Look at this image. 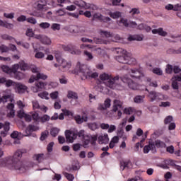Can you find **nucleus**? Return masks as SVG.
Returning a JSON list of instances; mask_svg holds the SVG:
<instances>
[{
  "mask_svg": "<svg viewBox=\"0 0 181 181\" xmlns=\"http://www.w3.org/2000/svg\"><path fill=\"white\" fill-rule=\"evenodd\" d=\"M23 155L22 150H17L13 156H8L0 160V166L6 168L9 170H18L20 173L25 172L26 168L23 165V163L21 161Z\"/></svg>",
  "mask_w": 181,
  "mask_h": 181,
  "instance_id": "f257e3e1",
  "label": "nucleus"
},
{
  "mask_svg": "<svg viewBox=\"0 0 181 181\" xmlns=\"http://www.w3.org/2000/svg\"><path fill=\"white\" fill-rule=\"evenodd\" d=\"M74 74L80 76L81 80H87V78H97L98 73L93 72L88 66L84 64L78 62L74 69Z\"/></svg>",
  "mask_w": 181,
  "mask_h": 181,
  "instance_id": "f03ea898",
  "label": "nucleus"
},
{
  "mask_svg": "<svg viewBox=\"0 0 181 181\" xmlns=\"http://www.w3.org/2000/svg\"><path fill=\"white\" fill-rule=\"evenodd\" d=\"M99 77L102 81H104L106 87H109V88H111L112 90H125V87L118 83L119 81V76L118 75L112 77L111 74L103 73L100 74Z\"/></svg>",
  "mask_w": 181,
  "mask_h": 181,
  "instance_id": "7ed1b4c3",
  "label": "nucleus"
},
{
  "mask_svg": "<svg viewBox=\"0 0 181 181\" xmlns=\"http://www.w3.org/2000/svg\"><path fill=\"white\" fill-rule=\"evenodd\" d=\"M129 73L132 78H136V80H139V81L141 82L145 81L146 85L149 86V87H158V82L156 81H151V78L146 77L144 73V71H142L141 69H130Z\"/></svg>",
  "mask_w": 181,
  "mask_h": 181,
  "instance_id": "20e7f679",
  "label": "nucleus"
},
{
  "mask_svg": "<svg viewBox=\"0 0 181 181\" xmlns=\"http://www.w3.org/2000/svg\"><path fill=\"white\" fill-rule=\"evenodd\" d=\"M73 4L80 9H84L85 11L88 9L90 11H98V9H100L97 5L86 2L84 0H75Z\"/></svg>",
  "mask_w": 181,
  "mask_h": 181,
  "instance_id": "39448f33",
  "label": "nucleus"
},
{
  "mask_svg": "<svg viewBox=\"0 0 181 181\" xmlns=\"http://www.w3.org/2000/svg\"><path fill=\"white\" fill-rule=\"evenodd\" d=\"M116 60L122 64H135L136 63V59L132 57L131 54H128V52L125 54L116 57Z\"/></svg>",
  "mask_w": 181,
  "mask_h": 181,
  "instance_id": "423d86ee",
  "label": "nucleus"
},
{
  "mask_svg": "<svg viewBox=\"0 0 181 181\" xmlns=\"http://www.w3.org/2000/svg\"><path fill=\"white\" fill-rule=\"evenodd\" d=\"M141 90H145V91H148V98L151 103H153V101H161L162 100H168V98L165 97L164 95H162V93L155 91H149L147 88H144V89Z\"/></svg>",
  "mask_w": 181,
  "mask_h": 181,
  "instance_id": "0eeeda50",
  "label": "nucleus"
},
{
  "mask_svg": "<svg viewBox=\"0 0 181 181\" xmlns=\"http://www.w3.org/2000/svg\"><path fill=\"white\" fill-rule=\"evenodd\" d=\"M120 79L123 83L127 84L129 88H130L131 90H141V88H139V85L134 82V81H132V79H131V78H129L128 75L121 76Z\"/></svg>",
  "mask_w": 181,
  "mask_h": 181,
  "instance_id": "6e6552de",
  "label": "nucleus"
},
{
  "mask_svg": "<svg viewBox=\"0 0 181 181\" xmlns=\"http://www.w3.org/2000/svg\"><path fill=\"white\" fill-rule=\"evenodd\" d=\"M19 69L22 71H26V70H29V65H28L25 61H21L18 64H16L11 66V74L13 73V74H16Z\"/></svg>",
  "mask_w": 181,
  "mask_h": 181,
  "instance_id": "1a4fd4ad",
  "label": "nucleus"
},
{
  "mask_svg": "<svg viewBox=\"0 0 181 181\" xmlns=\"http://www.w3.org/2000/svg\"><path fill=\"white\" fill-rule=\"evenodd\" d=\"M56 60L63 69V71H67L71 68V62L66 61L64 59L62 58V57L56 55Z\"/></svg>",
  "mask_w": 181,
  "mask_h": 181,
  "instance_id": "9d476101",
  "label": "nucleus"
},
{
  "mask_svg": "<svg viewBox=\"0 0 181 181\" xmlns=\"http://www.w3.org/2000/svg\"><path fill=\"white\" fill-rule=\"evenodd\" d=\"M65 136L66 139V142L69 144H73L75 139H77V132L73 130H66L65 132Z\"/></svg>",
  "mask_w": 181,
  "mask_h": 181,
  "instance_id": "9b49d317",
  "label": "nucleus"
},
{
  "mask_svg": "<svg viewBox=\"0 0 181 181\" xmlns=\"http://www.w3.org/2000/svg\"><path fill=\"white\" fill-rule=\"evenodd\" d=\"M111 107V99L107 98L103 103H99L98 105V110L100 111V112H104L107 111L108 108Z\"/></svg>",
  "mask_w": 181,
  "mask_h": 181,
  "instance_id": "f8f14e48",
  "label": "nucleus"
},
{
  "mask_svg": "<svg viewBox=\"0 0 181 181\" xmlns=\"http://www.w3.org/2000/svg\"><path fill=\"white\" fill-rule=\"evenodd\" d=\"M35 86L31 87L32 91L33 93H38V91H42V90H45L46 89V86H47V83L46 82H35Z\"/></svg>",
  "mask_w": 181,
  "mask_h": 181,
  "instance_id": "ddd939ff",
  "label": "nucleus"
},
{
  "mask_svg": "<svg viewBox=\"0 0 181 181\" xmlns=\"http://www.w3.org/2000/svg\"><path fill=\"white\" fill-rule=\"evenodd\" d=\"M47 79V75H45L43 73L38 72L36 75H33L30 80L29 83H34L35 81H37V80H46Z\"/></svg>",
  "mask_w": 181,
  "mask_h": 181,
  "instance_id": "4468645a",
  "label": "nucleus"
},
{
  "mask_svg": "<svg viewBox=\"0 0 181 181\" xmlns=\"http://www.w3.org/2000/svg\"><path fill=\"white\" fill-rule=\"evenodd\" d=\"M67 98L71 100V104L72 105H76L77 104V100H78V95L74 91L69 90L67 93Z\"/></svg>",
  "mask_w": 181,
  "mask_h": 181,
  "instance_id": "2eb2a0df",
  "label": "nucleus"
},
{
  "mask_svg": "<svg viewBox=\"0 0 181 181\" xmlns=\"http://www.w3.org/2000/svg\"><path fill=\"white\" fill-rule=\"evenodd\" d=\"M149 151H151L153 153H155V152H156V147L155 146V144L152 140L149 141L148 145L144 146V153H149Z\"/></svg>",
  "mask_w": 181,
  "mask_h": 181,
  "instance_id": "dca6fc26",
  "label": "nucleus"
},
{
  "mask_svg": "<svg viewBox=\"0 0 181 181\" xmlns=\"http://www.w3.org/2000/svg\"><path fill=\"white\" fill-rule=\"evenodd\" d=\"M39 131V126L35 124H30L25 129V134L24 136H30L32 132Z\"/></svg>",
  "mask_w": 181,
  "mask_h": 181,
  "instance_id": "f3484780",
  "label": "nucleus"
},
{
  "mask_svg": "<svg viewBox=\"0 0 181 181\" xmlns=\"http://www.w3.org/2000/svg\"><path fill=\"white\" fill-rule=\"evenodd\" d=\"M14 89L18 94H23V93H26L28 87L22 83H16L15 84Z\"/></svg>",
  "mask_w": 181,
  "mask_h": 181,
  "instance_id": "a211bd4d",
  "label": "nucleus"
},
{
  "mask_svg": "<svg viewBox=\"0 0 181 181\" xmlns=\"http://www.w3.org/2000/svg\"><path fill=\"white\" fill-rule=\"evenodd\" d=\"M35 9L37 11H42L47 6V1L46 0H39L35 3Z\"/></svg>",
  "mask_w": 181,
  "mask_h": 181,
  "instance_id": "6ab92c4d",
  "label": "nucleus"
},
{
  "mask_svg": "<svg viewBox=\"0 0 181 181\" xmlns=\"http://www.w3.org/2000/svg\"><path fill=\"white\" fill-rule=\"evenodd\" d=\"M7 117L8 118H13L15 117V105L13 103H9L7 105Z\"/></svg>",
  "mask_w": 181,
  "mask_h": 181,
  "instance_id": "aec40b11",
  "label": "nucleus"
},
{
  "mask_svg": "<svg viewBox=\"0 0 181 181\" xmlns=\"http://www.w3.org/2000/svg\"><path fill=\"white\" fill-rule=\"evenodd\" d=\"M98 141L100 145H107L110 142L107 134H101L98 137Z\"/></svg>",
  "mask_w": 181,
  "mask_h": 181,
  "instance_id": "412c9836",
  "label": "nucleus"
},
{
  "mask_svg": "<svg viewBox=\"0 0 181 181\" xmlns=\"http://www.w3.org/2000/svg\"><path fill=\"white\" fill-rule=\"evenodd\" d=\"M62 47L65 52H69V53H71V54H80V53H81L80 50H73V49H74V45H72L71 44L68 45H63Z\"/></svg>",
  "mask_w": 181,
  "mask_h": 181,
  "instance_id": "4be33fe9",
  "label": "nucleus"
},
{
  "mask_svg": "<svg viewBox=\"0 0 181 181\" xmlns=\"http://www.w3.org/2000/svg\"><path fill=\"white\" fill-rule=\"evenodd\" d=\"M122 101H121L119 99H115L113 101V109L112 111L114 112H117V111H118V110H121V108H122Z\"/></svg>",
  "mask_w": 181,
  "mask_h": 181,
  "instance_id": "5701e85b",
  "label": "nucleus"
},
{
  "mask_svg": "<svg viewBox=\"0 0 181 181\" xmlns=\"http://www.w3.org/2000/svg\"><path fill=\"white\" fill-rule=\"evenodd\" d=\"M93 19H97L98 21H103V22H111V18L110 17H104L100 13H95L93 14Z\"/></svg>",
  "mask_w": 181,
  "mask_h": 181,
  "instance_id": "b1692460",
  "label": "nucleus"
},
{
  "mask_svg": "<svg viewBox=\"0 0 181 181\" xmlns=\"http://www.w3.org/2000/svg\"><path fill=\"white\" fill-rule=\"evenodd\" d=\"M74 119H75L76 124H83V122H87L88 120V117L87 116H82L80 115H76L74 117Z\"/></svg>",
  "mask_w": 181,
  "mask_h": 181,
  "instance_id": "393cba45",
  "label": "nucleus"
},
{
  "mask_svg": "<svg viewBox=\"0 0 181 181\" xmlns=\"http://www.w3.org/2000/svg\"><path fill=\"white\" fill-rule=\"evenodd\" d=\"M99 35H100L102 37H106L107 39H108V37H114L112 33L103 30H99Z\"/></svg>",
  "mask_w": 181,
  "mask_h": 181,
  "instance_id": "a878e982",
  "label": "nucleus"
},
{
  "mask_svg": "<svg viewBox=\"0 0 181 181\" xmlns=\"http://www.w3.org/2000/svg\"><path fill=\"white\" fill-rule=\"evenodd\" d=\"M152 33L153 35H159L160 36H166L168 35V33H166V31H164L163 28H162L152 30Z\"/></svg>",
  "mask_w": 181,
  "mask_h": 181,
  "instance_id": "bb28decb",
  "label": "nucleus"
},
{
  "mask_svg": "<svg viewBox=\"0 0 181 181\" xmlns=\"http://www.w3.org/2000/svg\"><path fill=\"white\" fill-rule=\"evenodd\" d=\"M8 101H10V103H12V101H13V97H12L11 95H6L2 98H0V104L2 103H8Z\"/></svg>",
  "mask_w": 181,
  "mask_h": 181,
  "instance_id": "cd10ccee",
  "label": "nucleus"
},
{
  "mask_svg": "<svg viewBox=\"0 0 181 181\" xmlns=\"http://www.w3.org/2000/svg\"><path fill=\"white\" fill-rule=\"evenodd\" d=\"M119 26H124V28H129V22L128 19L126 18H121L119 21L117 22Z\"/></svg>",
  "mask_w": 181,
  "mask_h": 181,
  "instance_id": "c85d7f7f",
  "label": "nucleus"
},
{
  "mask_svg": "<svg viewBox=\"0 0 181 181\" xmlns=\"http://www.w3.org/2000/svg\"><path fill=\"white\" fill-rule=\"evenodd\" d=\"M132 167V164L129 161H122L120 163V168L122 170H124V169H131Z\"/></svg>",
  "mask_w": 181,
  "mask_h": 181,
  "instance_id": "c756f323",
  "label": "nucleus"
},
{
  "mask_svg": "<svg viewBox=\"0 0 181 181\" xmlns=\"http://www.w3.org/2000/svg\"><path fill=\"white\" fill-rule=\"evenodd\" d=\"M34 159L35 160H37V162H39V163L43 162L45 159H47V157L45 156V154L41 153V154H36L34 156Z\"/></svg>",
  "mask_w": 181,
  "mask_h": 181,
  "instance_id": "7c9ffc66",
  "label": "nucleus"
},
{
  "mask_svg": "<svg viewBox=\"0 0 181 181\" xmlns=\"http://www.w3.org/2000/svg\"><path fill=\"white\" fill-rule=\"evenodd\" d=\"M118 142H119V137L118 136H113L109 144L110 149H112V148H114L115 144H118Z\"/></svg>",
  "mask_w": 181,
  "mask_h": 181,
  "instance_id": "2f4dec72",
  "label": "nucleus"
},
{
  "mask_svg": "<svg viewBox=\"0 0 181 181\" xmlns=\"http://www.w3.org/2000/svg\"><path fill=\"white\" fill-rule=\"evenodd\" d=\"M108 15H110V18L112 19H118L119 18H121L122 13L119 11L109 12Z\"/></svg>",
  "mask_w": 181,
  "mask_h": 181,
  "instance_id": "473e14b6",
  "label": "nucleus"
},
{
  "mask_svg": "<svg viewBox=\"0 0 181 181\" xmlns=\"http://www.w3.org/2000/svg\"><path fill=\"white\" fill-rule=\"evenodd\" d=\"M94 42L96 45H109L110 40H103L101 38H94Z\"/></svg>",
  "mask_w": 181,
  "mask_h": 181,
  "instance_id": "72a5a7b5",
  "label": "nucleus"
},
{
  "mask_svg": "<svg viewBox=\"0 0 181 181\" xmlns=\"http://www.w3.org/2000/svg\"><path fill=\"white\" fill-rule=\"evenodd\" d=\"M128 40L130 42L132 40H137L138 42H141V40H144V37L139 35H129L128 37Z\"/></svg>",
  "mask_w": 181,
  "mask_h": 181,
  "instance_id": "f704fd0d",
  "label": "nucleus"
},
{
  "mask_svg": "<svg viewBox=\"0 0 181 181\" xmlns=\"http://www.w3.org/2000/svg\"><path fill=\"white\" fill-rule=\"evenodd\" d=\"M11 138H13L14 139H21V138H23L25 136V134H22V133H19L18 131H14L11 134Z\"/></svg>",
  "mask_w": 181,
  "mask_h": 181,
  "instance_id": "c9c22d12",
  "label": "nucleus"
},
{
  "mask_svg": "<svg viewBox=\"0 0 181 181\" xmlns=\"http://www.w3.org/2000/svg\"><path fill=\"white\" fill-rule=\"evenodd\" d=\"M40 42H42L43 45H51L52 40L49 37L47 36H42L40 38Z\"/></svg>",
  "mask_w": 181,
  "mask_h": 181,
  "instance_id": "e433bc0d",
  "label": "nucleus"
},
{
  "mask_svg": "<svg viewBox=\"0 0 181 181\" xmlns=\"http://www.w3.org/2000/svg\"><path fill=\"white\" fill-rule=\"evenodd\" d=\"M59 132H60V129L57 127L52 128L50 130V134L54 137L57 136V135H59Z\"/></svg>",
  "mask_w": 181,
  "mask_h": 181,
  "instance_id": "4c0bfd02",
  "label": "nucleus"
},
{
  "mask_svg": "<svg viewBox=\"0 0 181 181\" xmlns=\"http://www.w3.org/2000/svg\"><path fill=\"white\" fill-rule=\"evenodd\" d=\"M154 146H157V148H165L166 147V144L160 140H156L154 142Z\"/></svg>",
  "mask_w": 181,
  "mask_h": 181,
  "instance_id": "58836bf2",
  "label": "nucleus"
},
{
  "mask_svg": "<svg viewBox=\"0 0 181 181\" xmlns=\"http://www.w3.org/2000/svg\"><path fill=\"white\" fill-rule=\"evenodd\" d=\"M48 137H49V131L45 130L41 133L40 139L41 141H45V139H47Z\"/></svg>",
  "mask_w": 181,
  "mask_h": 181,
  "instance_id": "ea45409f",
  "label": "nucleus"
},
{
  "mask_svg": "<svg viewBox=\"0 0 181 181\" xmlns=\"http://www.w3.org/2000/svg\"><path fill=\"white\" fill-rule=\"evenodd\" d=\"M88 127L91 131H95L98 129V124L96 122L88 123Z\"/></svg>",
  "mask_w": 181,
  "mask_h": 181,
  "instance_id": "a19ab883",
  "label": "nucleus"
},
{
  "mask_svg": "<svg viewBox=\"0 0 181 181\" xmlns=\"http://www.w3.org/2000/svg\"><path fill=\"white\" fill-rule=\"evenodd\" d=\"M144 98H145L144 95H137L134 98V100L136 104H141V103H144Z\"/></svg>",
  "mask_w": 181,
  "mask_h": 181,
  "instance_id": "79ce46f5",
  "label": "nucleus"
},
{
  "mask_svg": "<svg viewBox=\"0 0 181 181\" xmlns=\"http://www.w3.org/2000/svg\"><path fill=\"white\" fill-rule=\"evenodd\" d=\"M115 52L117 53V54H122V56L128 53L127 52V50L119 47L115 48Z\"/></svg>",
  "mask_w": 181,
  "mask_h": 181,
  "instance_id": "37998d69",
  "label": "nucleus"
},
{
  "mask_svg": "<svg viewBox=\"0 0 181 181\" xmlns=\"http://www.w3.org/2000/svg\"><path fill=\"white\" fill-rule=\"evenodd\" d=\"M34 52H36L35 54V59H43L45 57V53L37 51V49H34Z\"/></svg>",
  "mask_w": 181,
  "mask_h": 181,
  "instance_id": "c03bdc74",
  "label": "nucleus"
},
{
  "mask_svg": "<svg viewBox=\"0 0 181 181\" xmlns=\"http://www.w3.org/2000/svg\"><path fill=\"white\" fill-rule=\"evenodd\" d=\"M38 97L42 98V100H49V93L44 91L38 93Z\"/></svg>",
  "mask_w": 181,
  "mask_h": 181,
  "instance_id": "a18cd8bd",
  "label": "nucleus"
},
{
  "mask_svg": "<svg viewBox=\"0 0 181 181\" xmlns=\"http://www.w3.org/2000/svg\"><path fill=\"white\" fill-rule=\"evenodd\" d=\"M90 141H91V135L85 134L84 137L83 138V141L84 142L85 145H88V144H90Z\"/></svg>",
  "mask_w": 181,
  "mask_h": 181,
  "instance_id": "49530a36",
  "label": "nucleus"
},
{
  "mask_svg": "<svg viewBox=\"0 0 181 181\" xmlns=\"http://www.w3.org/2000/svg\"><path fill=\"white\" fill-rule=\"evenodd\" d=\"M0 52L1 53H8L9 52V47L5 45H0Z\"/></svg>",
  "mask_w": 181,
  "mask_h": 181,
  "instance_id": "de8ad7c7",
  "label": "nucleus"
},
{
  "mask_svg": "<svg viewBox=\"0 0 181 181\" xmlns=\"http://www.w3.org/2000/svg\"><path fill=\"white\" fill-rule=\"evenodd\" d=\"M62 100H60V99H58L57 100H56L54 102V108L55 110H60L62 108Z\"/></svg>",
  "mask_w": 181,
  "mask_h": 181,
  "instance_id": "09e8293b",
  "label": "nucleus"
},
{
  "mask_svg": "<svg viewBox=\"0 0 181 181\" xmlns=\"http://www.w3.org/2000/svg\"><path fill=\"white\" fill-rule=\"evenodd\" d=\"M1 70H3V71L4 73H6L7 74H11V68L6 65H2L1 66Z\"/></svg>",
  "mask_w": 181,
  "mask_h": 181,
  "instance_id": "8fccbe9b",
  "label": "nucleus"
},
{
  "mask_svg": "<svg viewBox=\"0 0 181 181\" xmlns=\"http://www.w3.org/2000/svg\"><path fill=\"white\" fill-rule=\"evenodd\" d=\"M30 114L34 121H40V116L37 112H30Z\"/></svg>",
  "mask_w": 181,
  "mask_h": 181,
  "instance_id": "3c124183",
  "label": "nucleus"
},
{
  "mask_svg": "<svg viewBox=\"0 0 181 181\" xmlns=\"http://www.w3.org/2000/svg\"><path fill=\"white\" fill-rule=\"evenodd\" d=\"M16 105L18 106V108H19V110H23L25 107H26V105L22 100H18L16 102Z\"/></svg>",
  "mask_w": 181,
  "mask_h": 181,
  "instance_id": "603ef678",
  "label": "nucleus"
},
{
  "mask_svg": "<svg viewBox=\"0 0 181 181\" xmlns=\"http://www.w3.org/2000/svg\"><path fill=\"white\" fill-rule=\"evenodd\" d=\"M49 97L52 100H57L59 98V91H54L49 94Z\"/></svg>",
  "mask_w": 181,
  "mask_h": 181,
  "instance_id": "864d4df0",
  "label": "nucleus"
},
{
  "mask_svg": "<svg viewBox=\"0 0 181 181\" xmlns=\"http://www.w3.org/2000/svg\"><path fill=\"white\" fill-rule=\"evenodd\" d=\"M152 72L154 73V74H157L158 76H162L163 74V71L160 68H154L152 69Z\"/></svg>",
  "mask_w": 181,
  "mask_h": 181,
  "instance_id": "5fc2aeb1",
  "label": "nucleus"
},
{
  "mask_svg": "<svg viewBox=\"0 0 181 181\" xmlns=\"http://www.w3.org/2000/svg\"><path fill=\"white\" fill-rule=\"evenodd\" d=\"M39 26L40 28H41V29H49V28H50V23L47 22H44V23H40Z\"/></svg>",
  "mask_w": 181,
  "mask_h": 181,
  "instance_id": "6e6d98bb",
  "label": "nucleus"
},
{
  "mask_svg": "<svg viewBox=\"0 0 181 181\" xmlns=\"http://www.w3.org/2000/svg\"><path fill=\"white\" fill-rule=\"evenodd\" d=\"M64 176L69 181H73L74 180V175L73 174H70L68 173H64Z\"/></svg>",
  "mask_w": 181,
  "mask_h": 181,
  "instance_id": "4d7b16f0",
  "label": "nucleus"
},
{
  "mask_svg": "<svg viewBox=\"0 0 181 181\" xmlns=\"http://www.w3.org/2000/svg\"><path fill=\"white\" fill-rule=\"evenodd\" d=\"M84 56L87 58V60H93L94 59V57H93V54L91 52H89L88 51H84Z\"/></svg>",
  "mask_w": 181,
  "mask_h": 181,
  "instance_id": "13d9d810",
  "label": "nucleus"
},
{
  "mask_svg": "<svg viewBox=\"0 0 181 181\" xmlns=\"http://www.w3.org/2000/svg\"><path fill=\"white\" fill-rule=\"evenodd\" d=\"M32 103L33 110L40 109V105H39V102H37V100H33Z\"/></svg>",
  "mask_w": 181,
  "mask_h": 181,
  "instance_id": "bf43d9fd",
  "label": "nucleus"
},
{
  "mask_svg": "<svg viewBox=\"0 0 181 181\" xmlns=\"http://www.w3.org/2000/svg\"><path fill=\"white\" fill-rule=\"evenodd\" d=\"M165 71L168 73V74H172L173 72V66H172L170 64H168L165 69Z\"/></svg>",
  "mask_w": 181,
  "mask_h": 181,
  "instance_id": "052dcab7",
  "label": "nucleus"
},
{
  "mask_svg": "<svg viewBox=\"0 0 181 181\" xmlns=\"http://www.w3.org/2000/svg\"><path fill=\"white\" fill-rule=\"evenodd\" d=\"M61 25L59 23H53L51 26L52 30H60Z\"/></svg>",
  "mask_w": 181,
  "mask_h": 181,
  "instance_id": "680f3d73",
  "label": "nucleus"
},
{
  "mask_svg": "<svg viewBox=\"0 0 181 181\" xmlns=\"http://www.w3.org/2000/svg\"><path fill=\"white\" fill-rule=\"evenodd\" d=\"M173 121V117L168 116L167 117H165L164 122L165 124H172Z\"/></svg>",
  "mask_w": 181,
  "mask_h": 181,
  "instance_id": "e2e57ef3",
  "label": "nucleus"
},
{
  "mask_svg": "<svg viewBox=\"0 0 181 181\" xmlns=\"http://www.w3.org/2000/svg\"><path fill=\"white\" fill-rule=\"evenodd\" d=\"M15 84H16V83L13 82L12 80L6 81V87H11L13 86V87L15 88Z\"/></svg>",
  "mask_w": 181,
  "mask_h": 181,
  "instance_id": "0e129e2a",
  "label": "nucleus"
},
{
  "mask_svg": "<svg viewBox=\"0 0 181 181\" xmlns=\"http://www.w3.org/2000/svg\"><path fill=\"white\" fill-rule=\"evenodd\" d=\"M56 15H57V16H64V15H66V11L63 9H59L56 11Z\"/></svg>",
  "mask_w": 181,
  "mask_h": 181,
  "instance_id": "69168bd1",
  "label": "nucleus"
},
{
  "mask_svg": "<svg viewBox=\"0 0 181 181\" xmlns=\"http://www.w3.org/2000/svg\"><path fill=\"white\" fill-rule=\"evenodd\" d=\"M170 105H172V103H170V102H169V101L161 102L159 107H164L165 108H166V107H170Z\"/></svg>",
  "mask_w": 181,
  "mask_h": 181,
  "instance_id": "338daca9",
  "label": "nucleus"
},
{
  "mask_svg": "<svg viewBox=\"0 0 181 181\" xmlns=\"http://www.w3.org/2000/svg\"><path fill=\"white\" fill-rule=\"evenodd\" d=\"M14 74L17 80H22V78H23V77L25 76L21 72H17L16 74Z\"/></svg>",
  "mask_w": 181,
  "mask_h": 181,
  "instance_id": "774afa93",
  "label": "nucleus"
}]
</instances>
